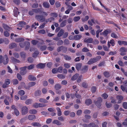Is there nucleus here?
I'll list each match as a JSON object with an SVG mask.
<instances>
[{
  "label": "nucleus",
  "instance_id": "79ce46f5",
  "mask_svg": "<svg viewBox=\"0 0 127 127\" xmlns=\"http://www.w3.org/2000/svg\"><path fill=\"white\" fill-rule=\"evenodd\" d=\"M41 13L42 14L43 16L44 17L48 15V12H47L46 11H41Z\"/></svg>",
  "mask_w": 127,
  "mask_h": 127
},
{
  "label": "nucleus",
  "instance_id": "cd10ccee",
  "mask_svg": "<svg viewBox=\"0 0 127 127\" xmlns=\"http://www.w3.org/2000/svg\"><path fill=\"white\" fill-rule=\"evenodd\" d=\"M16 46V44L14 43H12L10 44L9 45V48L10 49L13 48Z\"/></svg>",
  "mask_w": 127,
  "mask_h": 127
},
{
  "label": "nucleus",
  "instance_id": "e433bc0d",
  "mask_svg": "<svg viewBox=\"0 0 127 127\" xmlns=\"http://www.w3.org/2000/svg\"><path fill=\"white\" fill-rule=\"evenodd\" d=\"M28 78L29 79H35L36 78L34 76L30 75L28 76Z\"/></svg>",
  "mask_w": 127,
  "mask_h": 127
},
{
  "label": "nucleus",
  "instance_id": "8fccbe9b",
  "mask_svg": "<svg viewBox=\"0 0 127 127\" xmlns=\"http://www.w3.org/2000/svg\"><path fill=\"white\" fill-rule=\"evenodd\" d=\"M4 36L6 37L9 36L10 35L9 33L7 31H5L4 32Z\"/></svg>",
  "mask_w": 127,
  "mask_h": 127
},
{
  "label": "nucleus",
  "instance_id": "4be33fe9",
  "mask_svg": "<svg viewBox=\"0 0 127 127\" xmlns=\"http://www.w3.org/2000/svg\"><path fill=\"white\" fill-rule=\"evenodd\" d=\"M41 94V91L40 90H38L35 91L34 93V95L36 96H40Z\"/></svg>",
  "mask_w": 127,
  "mask_h": 127
},
{
  "label": "nucleus",
  "instance_id": "7ed1b4c3",
  "mask_svg": "<svg viewBox=\"0 0 127 127\" xmlns=\"http://www.w3.org/2000/svg\"><path fill=\"white\" fill-rule=\"evenodd\" d=\"M35 18L39 22H43L45 20V18L43 15H35Z\"/></svg>",
  "mask_w": 127,
  "mask_h": 127
},
{
  "label": "nucleus",
  "instance_id": "864d4df0",
  "mask_svg": "<svg viewBox=\"0 0 127 127\" xmlns=\"http://www.w3.org/2000/svg\"><path fill=\"white\" fill-rule=\"evenodd\" d=\"M24 38H18L15 40V41L16 42H21L22 41H24Z\"/></svg>",
  "mask_w": 127,
  "mask_h": 127
},
{
  "label": "nucleus",
  "instance_id": "9d476101",
  "mask_svg": "<svg viewBox=\"0 0 127 127\" xmlns=\"http://www.w3.org/2000/svg\"><path fill=\"white\" fill-rule=\"evenodd\" d=\"M11 61L12 62L14 63H19L20 61L18 60H17L13 57H10Z\"/></svg>",
  "mask_w": 127,
  "mask_h": 127
},
{
  "label": "nucleus",
  "instance_id": "0eeeda50",
  "mask_svg": "<svg viewBox=\"0 0 127 127\" xmlns=\"http://www.w3.org/2000/svg\"><path fill=\"white\" fill-rule=\"evenodd\" d=\"M18 10L17 8L16 7H14L13 10L14 15L16 17H17L19 14V12L18 11Z\"/></svg>",
  "mask_w": 127,
  "mask_h": 127
},
{
  "label": "nucleus",
  "instance_id": "4468645a",
  "mask_svg": "<svg viewBox=\"0 0 127 127\" xmlns=\"http://www.w3.org/2000/svg\"><path fill=\"white\" fill-rule=\"evenodd\" d=\"M2 25L3 27L6 30L9 31L11 29V28L6 24H3Z\"/></svg>",
  "mask_w": 127,
  "mask_h": 127
},
{
  "label": "nucleus",
  "instance_id": "680f3d73",
  "mask_svg": "<svg viewBox=\"0 0 127 127\" xmlns=\"http://www.w3.org/2000/svg\"><path fill=\"white\" fill-rule=\"evenodd\" d=\"M63 43V41L62 40H60L58 41L57 44L58 45H62Z\"/></svg>",
  "mask_w": 127,
  "mask_h": 127
},
{
  "label": "nucleus",
  "instance_id": "7c9ffc66",
  "mask_svg": "<svg viewBox=\"0 0 127 127\" xmlns=\"http://www.w3.org/2000/svg\"><path fill=\"white\" fill-rule=\"evenodd\" d=\"M39 52L37 51H35L34 53L32 54V57L34 58H36L38 55L39 54Z\"/></svg>",
  "mask_w": 127,
  "mask_h": 127
},
{
  "label": "nucleus",
  "instance_id": "5701e85b",
  "mask_svg": "<svg viewBox=\"0 0 127 127\" xmlns=\"http://www.w3.org/2000/svg\"><path fill=\"white\" fill-rule=\"evenodd\" d=\"M66 20H64L60 24V26L61 27H63L66 25Z\"/></svg>",
  "mask_w": 127,
  "mask_h": 127
},
{
  "label": "nucleus",
  "instance_id": "bf43d9fd",
  "mask_svg": "<svg viewBox=\"0 0 127 127\" xmlns=\"http://www.w3.org/2000/svg\"><path fill=\"white\" fill-rule=\"evenodd\" d=\"M38 41L35 40H33L31 41L32 44L33 45H35L38 42Z\"/></svg>",
  "mask_w": 127,
  "mask_h": 127
},
{
  "label": "nucleus",
  "instance_id": "774afa93",
  "mask_svg": "<svg viewBox=\"0 0 127 127\" xmlns=\"http://www.w3.org/2000/svg\"><path fill=\"white\" fill-rule=\"evenodd\" d=\"M123 108L125 109H127V103L124 102L123 104Z\"/></svg>",
  "mask_w": 127,
  "mask_h": 127
},
{
  "label": "nucleus",
  "instance_id": "69168bd1",
  "mask_svg": "<svg viewBox=\"0 0 127 127\" xmlns=\"http://www.w3.org/2000/svg\"><path fill=\"white\" fill-rule=\"evenodd\" d=\"M38 32L39 33L43 34H45L46 33L45 30L43 29L38 31Z\"/></svg>",
  "mask_w": 127,
  "mask_h": 127
},
{
  "label": "nucleus",
  "instance_id": "c85d7f7f",
  "mask_svg": "<svg viewBox=\"0 0 127 127\" xmlns=\"http://www.w3.org/2000/svg\"><path fill=\"white\" fill-rule=\"evenodd\" d=\"M35 116L33 115H29L28 116V119L30 120H32L35 119Z\"/></svg>",
  "mask_w": 127,
  "mask_h": 127
},
{
  "label": "nucleus",
  "instance_id": "338daca9",
  "mask_svg": "<svg viewBox=\"0 0 127 127\" xmlns=\"http://www.w3.org/2000/svg\"><path fill=\"white\" fill-rule=\"evenodd\" d=\"M85 118L87 119H90L91 118L90 115H86L84 116Z\"/></svg>",
  "mask_w": 127,
  "mask_h": 127
},
{
  "label": "nucleus",
  "instance_id": "603ef678",
  "mask_svg": "<svg viewBox=\"0 0 127 127\" xmlns=\"http://www.w3.org/2000/svg\"><path fill=\"white\" fill-rule=\"evenodd\" d=\"M14 111L15 115L17 116H18L19 115L20 113L19 111L17 109L14 110Z\"/></svg>",
  "mask_w": 127,
  "mask_h": 127
},
{
  "label": "nucleus",
  "instance_id": "052dcab7",
  "mask_svg": "<svg viewBox=\"0 0 127 127\" xmlns=\"http://www.w3.org/2000/svg\"><path fill=\"white\" fill-rule=\"evenodd\" d=\"M63 38H64L67 37L68 35V33L67 32H66L63 33Z\"/></svg>",
  "mask_w": 127,
  "mask_h": 127
},
{
  "label": "nucleus",
  "instance_id": "09e8293b",
  "mask_svg": "<svg viewBox=\"0 0 127 127\" xmlns=\"http://www.w3.org/2000/svg\"><path fill=\"white\" fill-rule=\"evenodd\" d=\"M79 75L78 74H76L74 75L72 77V79H76L78 77Z\"/></svg>",
  "mask_w": 127,
  "mask_h": 127
},
{
  "label": "nucleus",
  "instance_id": "aec40b11",
  "mask_svg": "<svg viewBox=\"0 0 127 127\" xmlns=\"http://www.w3.org/2000/svg\"><path fill=\"white\" fill-rule=\"evenodd\" d=\"M35 67V65L33 64H32L27 67V68L29 70H30L34 68Z\"/></svg>",
  "mask_w": 127,
  "mask_h": 127
},
{
  "label": "nucleus",
  "instance_id": "6ab92c4d",
  "mask_svg": "<svg viewBox=\"0 0 127 127\" xmlns=\"http://www.w3.org/2000/svg\"><path fill=\"white\" fill-rule=\"evenodd\" d=\"M64 32V30L63 29H61L58 34L57 36L59 37L62 36Z\"/></svg>",
  "mask_w": 127,
  "mask_h": 127
},
{
  "label": "nucleus",
  "instance_id": "f3484780",
  "mask_svg": "<svg viewBox=\"0 0 127 127\" xmlns=\"http://www.w3.org/2000/svg\"><path fill=\"white\" fill-rule=\"evenodd\" d=\"M82 64L81 63H77L76 65V68L78 70H80L82 67Z\"/></svg>",
  "mask_w": 127,
  "mask_h": 127
},
{
  "label": "nucleus",
  "instance_id": "de8ad7c7",
  "mask_svg": "<svg viewBox=\"0 0 127 127\" xmlns=\"http://www.w3.org/2000/svg\"><path fill=\"white\" fill-rule=\"evenodd\" d=\"M35 84L36 83L35 82H30L28 84V86L30 87H32L35 85Z\"/></svg>",
  "mask_w": 127,
  "mask_h": 127
},
{
  "label": "nucleus",
  "instance_id": "2f4dec72",
  "mask_svg": "<svg viewBox=\"0 0 127 127\" xmlns=\"http://www.w3.org/2000/svg\"><path fill=\"white\" fill-rule=\"evenodd\" d=\"M57 76L60 79H64L65 78V76L62 74H59L57 75Z\"/></svg>",
  "mask_w": 127,
  "mask_h": 127
},
{
  "label": "nucleus",
  "instance_id": "13d9d810",
  "mask_svg": "<svg viewBox=\"0 0 127 127\" xmlns=\"http://www.w3.org/2000/svg\"><path fill=\"white\" fill-rule=\"evenodd\" d=\"M50 15L51 16L55 18L57 17L58 16L57 14L56 13H51L50 14Z\"/></svg>",
  "mask_w": 127,
  "mask_h": 127
},
{
  "label": "nucleus",
  "instance_id": "f704fd0d",
  "mask_svg": "<svg viewBox=\"0 0 127 127\" xmlns=\"http://www.w3.org/2000/svg\"><path fill=\"white\" fill-rule=\"evenodd\" d=\"M121 88L122 90L124 92H125L126 93H127V88L126 87L122 85L121 86Z\"/></svg>",
  "mask_w": 127,
  "mask_h": 127
},
{
  "label": "nucleus",
  "instance_id": "49530a36",
  "mask_svg": "<svg viewBox=\"0 0 127 127\" xmlns=\"http://www.w3.org/2000/svg\"><path fill=\"white\" fill-rule=\"evenodd\" d=\"M64 45H68L69 44V41L68 39H65L64 41Z\"/></svg>",
  "mask_w": 127,
  "mask_h": 127
},
{
  "label": "nucleus",
  "instance_id": "ea45409f",
  "mask_svg": "<svg viewBox=\"0 0 127 127\" xmlns=\"http://www.w3.org/2000/svg\"><path fill=\"white\" fill-rule=\"evenodd\" d=\"M111 36L112 37L115 38H118L117 34L114 32L112 33L111 34Z\"/></svg>",
  "mask_w": 127,
  "mask_h": 127
},
{
  "label": "nucleus",
  "instance_id": "bb28decb",
  "mask_svg": "<svg viewBox=\"0 0 127 127\" xmlns=\"http://www.w3.org/2000/svg\"><path fill=\"white\" fill-rule=\"evenodd\" d=\"M20 55L21 58H25L26 56V54L23 52H22L20 53Z\"/></svg>",
  "mask_w": 127,
  "mask_h": 127
},
{
  "label": "nucleus",
  "instance_id": "2eb2a0df",
  "mask_svg": "<svg viewBox=\"0 0 127 127\" xmlns=\"http://www.w3.org/2000/svg\"><path fill=\"white\" fill-rule=\"evenodd\" d=\"M5 59L3 60V61H2V63H3L4 64H5L8 63V58L7 55H5Z\"/></svg>",
  "mask_w": 127,
  "mask_h": 127
},
{
  "label": "nucleus",
  "instance_id": "b1692460",
  "mask_svg": "<svg viewBox=\"0 0 127 127\" xmlns=\"http://www.w3.org/2000/svg\"><path fill=\"white\" fill-rule=\"evenodd\" d=\"M82 37V36L80 35H77L74 36V39L75 40H79Z\"/></svg>",
  "mask_w": 127,
  "mask_h": 127
},
{
  "label": "nucleus",
  "instance_id": "3c124183",
  "mask_svg": "<svg viewBox=\"0 0 127 127\" xmlns=\"http://www.w3.org/2000/svg\"><path fill=\"white\" fill-rule=\"evenodd\" d=\"M38 4L37 3H33L32 5V8H37L38 7Z\"/></svg>",
  "mask_w": 127,
  "mask_h": 127
},
{
  "label": "nucleus",
  "instance_id": "0e129e2a",
  "mask_svg": "<svg viewBox=\"0 0 127 127\" xmlns=\"http://www.w3.org/2000/svg\"><path fill=\"white\" fill-rule=\"evenodd\" d=\"M89 18V17L88 16H85V18H82V20L83 22H85L87 21Z\"/></svg>",
  "mask_w": 127,
  "mask_h": 127
},
{
  "label": "nucleus",
  "instance_id": "ddd939ff",
  "mask_svg": "<svg viewBox=\"0 0 127 127\" xmlns=\"http://www.w3.org/2000/svg\"><path fill=\"white\" fill-rule=\"evenodd\" d=\"M34 13H41L42 10L39 8L32 9Z\"/></svg>",
  "mask_w": 127,
  "mask_h": 127
},
{
  "label": "nucleus",
  "instance_id": "37998d69",
  "mask_svg": "<svg viewBox=\"0 0 127 127\" xmlns=\"http://www.w3.org/2000/svg\"><path fill=\"white\" fill-rule=\"evenodd\" d=\"M14 57L16 59L19 58V54L15 52L13 54Z\"/></svg>",
  "mask_w": 127,
  "mask_h": 127
},
{
  "label": "nucleus",
  "instance_id": "9b49d317",
  "mask_svg": "<svg viewBox=\"0 0 127 127\" xmlns=\"http://www.w3.org/2000/svg\"><path fill=\"white\" fill-rule=\"evenodd\" d=\"M45 66V64L40 63L37 65L36 67L37 68H44Z\"/></svg>",
  "mask_w": 127,
  "mask_h": 127
},
{
  "label": "nucleus",
  "instance_id": "1a4fd4ad",
  "mask_svg": "<svg viewBox=\"0 0 127 127\" xmlns=\"http://www.w3.org/2000/svg\"><path fill=\"white\" fill-rule=\"evenodd\" d=\"M43 5L44 7L46 8H49L50 6L49 3L46 2H44L43 3Z\"/></svg>",
  "mask_w": 127,
  "mask_h": 127
},
{
  "label": "nucleus",
  "instance_id": "f8f14e48",
  "mask_svg": "<svg viewBox=\"0 0 127 127\" xmlns=\"http://www.w3.org/2000/svg\"><path fill=\"white\" fill-rule=\"evenodd\" d=\"M54 88L56 90H58L61 89L62 86L59 84H56L54 86Z\"/></svg>",
  "mask_w": 127,
  "mask_h": 127
},
{
  "label": "nucleus",
  "instance_id": "39448f33",
  "mask_svg": "<svg viewBox=\"0 0 127 127\" xmlns=\"http://www.w3.org/2000/svg\"><path fill=\"white\" fill-rule=\"evenodd\" d=\"M27 66H25L23 67H21L20 68V73L22 75H25L27 73Z\"/></svg>",
  "mask_w": 127,
  "mask_h": 127
},
{
  "label": "nucleus",
  "instance_id": "5fc2aeb1",
  "mask_svg": "<svg viewBox=\"0 0 127 127\" xmlns=\"http://www.w3.org/2000/svg\"><path fill=\"white\" fill-rule=\"evenodd\" d=\"M103 74L104 76L106 77H108L110 75L109 73L107 71H105L104 72Z\"/></svg>",
  "mask_w": 127,
  "mask_h": 127
},
{
  "label": "nucleus",
  "instance_id": "f257e3e1",
  "mask_svg": "<svg viewBox=\"0 0 127 127\" xmlns=\"http://www.w3.org/2000/svg\"><path fill=\"white\" fill-rule=\"evenodd\" d=\"M101 58V57L100 56H98L95 58L91 59L88 61L87 64H92L99 61Z\"/></svg>",
  "mask_w": 127,
  "mask_h": 127
},
{
  "label": "nucleus",
  "instance_id": "dca6fc26",
  "mask_svg": "<svg viewBox=\"0 0 127 127\" xmlns=\"http://www.w3.org/2000/svg\"><path fill=\"white\" fill-rule=\"evenodd\" d=\"M92 103V101L90 99H86L85 100V103L87 105H89L91 104Z\"/></svg>",
  "mask_w": 127,
  "mask_h": 127
},
{
  "label": "nucleus",
  "instance_id": "423d86ee",
  "mask_svg": "<svg viewBox=\"0 0 127 127\" xmlns=\"http://www.w3.org/2000/svg\"><path fill=\"white\" fill-rule=\"evenodd\" d=\"M120 55L122 56H124L126 54V52H127V48L121 47L120 49Z\"/></svg>",
  "mask_w": 127,
  "mask_h": 127
},
{
  "label": "nucleus",
  "instance_id": "c9c22d12",
  "mask_svg": "<svg viewBox=\"0 0 127 127\" xmlns=\"http://www.w3.org/2000/svg\"><path fill=\"white\" fill-rule=\"evenodd\" d=\"M32 125L34 127H38L41 125L39 123L37 122L32 123Z\"/></svg>",
  "mask_w": 127,
  "mask_h": 127
},
{
  "label": "nucleus",
  "instance_id": "4c0bfd02",
  "mask_svg": "<svg viewBox=\"0 0 127 127\" xmlns=\"http://www.w3.org/2000/svg\"><path fill=\"white\" fill-rule=\"evenodd\" d=\"M18 94L21 96L24 95L25 94V92L22 90H20L18 92Z\"/></svg>",
  "mask_w": 127,
  "mask_h": 127
},
{
  "label": "nucleus",
  "instance_id": "f03ea898",
  "mask_svg": "<svg viewBox=\"0 0 127 127\" xmlns=\"http://www.w3.org/2000/svg\"><path fill=\"white\" fill-rule=\"evenodd\" d=\"M102 101V98L101 97H99L97 99L96 101H94V103L97 108H100L101 107Z\"/></svg>",
  "mask_w": 127,
  "mask_h": 127
},
{
  "label": "nucleus",
  "instance_id": "e2e57ef3",
  "mask_svg": "<svg viewBox=\"0 0 127 127\" xmlns=\"http://www.w3.org/2000/svg\"><path fill=\"white\" fill-rule=\"evenodd\" d=\"M89 127H95V124L93 123H92L88 124Z\"/></svg>",
  "mask_w": 127,
  "mask_h": 127
},
{
  "label": "nucleus",
  "instance_id": "a18cd8bd",
  "mask_svg": "<svg viewBox=\"0 0 127 127\" xmlns=\"http://www.w3.org/2000/svg\"><path fill=\"white\" fill-rule=\"evenodd\" d=\"M32 100L31 99H27L25 101V103L27 105H29L31 104L32 103Z\"/></svg>",
  "mask_w": 127,
  "mask_h": 127
},
{
  "label": "nucleus",
  "instance_id": "4d7b16f0",
  "mask_svg": "<svg viewBox=\"0 0 127 127\" xmlns=\"http://www.w3.org/2000/svg\"><path fill=\"white\" fill-rule=\"evenodd\" d=\"M91 90L93 93H94L96 91V88L95 86H93L91 87Z\"/></svg>",
  "mask_w": 127,
  "mask_h": 127
},
{
  "label": "nucleus",
  "instance_id": "6e6d98bb",
  "mask_svg": "<svg viewBox=\"0 0 127 127\" xmlns=\"http://www.w3.org/2000/svg\"><path fill=\"white\" fill-rule=\"evenodd\" d=\"M47 48V47L45 45H44L42 46H41L40 47V49L42 51H43L44 50H45Z\"/></svg>",
  "mask_w": 127,
  "mask_h": 127
},
{
  "label": "nucleus",
  "instance_id": "412c9836",
  "mask_svg": "<svg viewBox=\"0 0 127 127\" xmlns=\"http://www.w3.org/2000/svg\"><path fill=\"white\" fill-rule=\"evenodd\" d=\"M25 44L26 45L25 50H28L29 49L30 46V42L27 41L25 42Z\"/></svg>",
  "mask_w": 127,
  "mask_h": 127
},
{
  "label": "nucleus",
  "instance_id": "58836bf2",
  "mask_svg": "<svg viewBox=\"0 0 127 127\" xmlns=\"http://www.w3.org/2000/svg\"><path fill=\"white\" fill-rule=\"evenodd\" d=\"M80 19V17L79 16L75 17L73 19V21L75 22H76L78 21Z\"/></svg>",
  "mask_w": 127,
  "mask_h": 127
},
{
  "label": "nucleus",
  "instance_id": "a878e982",
  "mask_svg": "<svg viewBox=\"0 0 127 127\" xmlns=\"http://www.w3.org/2000/svg\"><path fill=\"white\" fill-rule=\"evenodd\" d=\"M37 112L36 110L34 109H31L29 111V112L31 114H35Z\"/></svg>",
  "mask_w": 127,
  "mask_h": 127
},
{
  "label": "nucleus",
  "instance_id": "a19ab883",
  "mask_svg": "<svg viewBox=\"0 0 127 127\" xmlns=\"http://www.w3.org/2000/svg\"><path fill=\"white\" fill-rule=\"evenodd\" d=\"M27 61L29 63H32L33 61V60L32 57H29L27 59Z\"/></svg>",
  "mask_w": 127,
  "mask_h": 127
},
{
  "label": "nucleus",
  "instance_id": "c756f323",
  "mask_svg": "<svg viewBox=\"0 0 127 127\" xmlns=\"http://www.w3.org/2000/svg\"><path fill=\"white\" fill-rule=\"evenodd\" d=\"M53 123L56 124L58 125H60L61 124V123L58 120H55L52 122Z\"/></svg>",
  "mask_w": 127,
  "mask_h": 127
},
{
  "label": "nucleus",
  "instance_id": "c03bdc74",
  "mask_svg": "<svg viewBox=\"0 0 127 127\" xmlns=\"http://www.w3.org/2000/svg\"><path fill=\"white\" fill-rule=\"evenodd\" d=\"M82 86L83 87L87 88L88 85L86 82H84L82 84Z\"/></svg>",
  "mask_w": 127,
  "mask_h": 127
},
{
  "label": "nucleus",
  "instance_id": "20e7f679",
  "mask_svg": "<svg viewBox=\"0 0 127 127\" xmlns=\"http://www.w3.org/2000/svg\"><path fill=\"white\" fill-rule=\"evenodd\" d=\"M28 108L26 106H24L22 107L21 109L22 115H26L28 113Z\"/></svg>",
  "mask_w": 127,
  "mask_h": 127
},
{
  "label": "nucleus",
  "instance_id": "6e6552de",
  "mask_svg": "<svg viewBox=\"0 0 127 127\" xmlns=\"http://www.w3.org/2000/svg\"><path fill=\"white\" fill-rule=\"evenodd\" d=\"M93 39L91 38H89L88 39L86 38L84 40V41L87 43H92Z\"/></svg>",
  "mask_w": 127,
  "mask_h": 127
},
{
  "label": "nucleus",
  "instance_id": "473e14b6",
  "mask_svg": "<svg viewBox=\"0 0 127 127\" xmlns=\"http://www.w3.org/2000/svg\"><path fill=\"white\" fill-rule=\"evenodd\" d=\"M63 68L62 67L60 66L57 69L58 72L62 73V72Z\"/></svg>",
  "mask_w": 127,
  "mask_h": 127
},
{
  "label": "nucleus",
  "instance_id": "393cba45",
  "mask_svg": "<svg viewBox=\"0 0 127 127\" xmlns=\"http://www.w3.org/2000/svg\"><path fill=\"white\" fill-rule=\"evenodd\" d=\"M26 24V23L24 22H20L19 24H18V26L19 27H23L24 25Z\"/></svg>",
  "mask_w": 127,
  "mask_h": 127
},
{
  "label": "nucleus",
  "instance_id": "a211bd4d",
  "mask_svg": "<svg viewBox=\"0 0 127 127\" xmlns=\"http://www.w3.org/2000/svg\"><path fill=\"white\" fill-rule=\"evenodd\" d=\"M118 43L119 45L123 44L125 45H127V42L125 41H118Z\"/></svg>",
  "mask_w": 127,
  "mask_h": 127
},
{
  "label": "nucleus",
  "instance_id": "72a5a7b5",
  "mask_svg": "<svg viewBox=\"0 0 127 127\" xmlns=\"http://www.w3.org/2000/svg\"><path fill=\"white\" fill-rule=\"evenodd\" d=\"M39 101L41 103H47L48 102V101H47L46 99L43 98H40L39 99Z\"/></svg>",
  "mask_w": 127,
  "mask_h": 127
}]
</instances>
